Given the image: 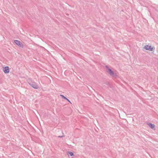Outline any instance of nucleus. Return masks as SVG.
Listing matches in <instances>:
<instances>
[{
	"label": "nucleus",
	"instance_id": "obj_6",
	"mask_svg": "<svg viewBox=\"0 0 158 158\" xmlns=\"http://www.w3.org/2000/svg\"><path fill=\"white\" fill-rule=\"evenodd\" d=\"M60 96L61 97L65 99V100H66L67 101H68L71 104V102H70V101L66 97H64V96L63 95H60Z\"/></svg>",
	"mask_w": 158,
	"mask_h": 158
},
{
	"label": "nucleus",
	"instance_id": "obj_3",
	"mask_svg": "<svg viewBox=\"0 0 158 158\" xmlns=\"http://www.w3.org/2000/svg\"><path fill=\"white\" fill-rule=\"evenodd\" d=\"M14 42L19 47L23 48V45L22 43L19 41L15 40H14Z\"/></svg>",
	"mask_w": 158,
	"mask_h": 158
},
{
	"label": "nucleus",
	"instance_id": "obj_4",
	"mask_svg": "<svg viewBox=\"0 0 158 158\" xmlns=\"http://www.w3.org/2000/svg\"><path fill=\"white\" fill-rule=\"evenodd\" d=\"M4 73H8L10 72L9 68L8 66L5 67L3 70Z\"/></svg>",
	"mask_w": 158,
	"mask_h": 158
},
{
	"label": "nucleus",
	"instance_id": "obj_5",
	"mask_svg": "<svg viewBox=\"0 0 158 158\" xmlns=\"http://www.w3.org/2000/svg\"><path fill=\"white\" fill-rule=\"evenodd\" d=\"M148 125L152 129H153L155 127V125L151 123H148Z\"/></svg>",
	"mask_w": 158,
	"mask_h": 158
},
{
	"label": "nucleus",
	"instance_id": "obj_2",
	"mask_svg": "<svg viewBox=\"0 0 158 158\" xmlns=\"http://www.w3.org/2000/svg\"><path fill=\"white\" fill-rule=\"evenodd\" d=\"M106 68L108 70L107 72L111 76L114 77H115L117 76L116 74V73H114L113 71L111 69H110L107 66H106Z\"/></svg>",
	"mask_w": 158,
	"mask_h": 158
},
{
	"label": "nucleus",
	"instance_id": "obj_9",
	"mask_svg": "<svg viewBox=\"0 0 158 158\" xmlns=\"http://www.w3.org/2000/svg\"><path fill=\"white\" fill-rule=\"evenodd\" d=\"M153 48H152L151 46H150V49H149V50H150L151 51H153Z\"/></svg>",
	"mask_w": 158,
	"mask_h": 158
},
{
	"label": "nucleus",
	"instance_id": "obj_1",
	"mask_svg": "<svg viewBox=\"0 0 158 158\" xmlns=\"http://www.w3.org/2000/svg\"><path fill=\"white\" fill-rule=\"evenodd\" d=\"M27 82L29 85L34 89H38L39 88L38 85L34 81L31 80V79H28L27 80Z\"/></svg>",
	"mask_w": 158,
	"mask_h": 158
},
{
	"label": "nucleus",
	"instance_id": "obj_10",
	"mask_svg": "<svg viewBox=\"0 0 158 158\" xmlns=\"http://www.w3.org/2000/svg\"><path fill=\"white\" fill-rule=\"evenodd\" d=\"M58 137H62V136H59Z\"/></svg>",
	"mask_w": 158,
	"mask_h": 158
},
{
	"label": "nucleus",
	"instance_id": "obj_7",
	"mask_svg": "<svg viewBox=\"0 0 158 158\" xmlns=\"http://www.w3.org/2000/svg\"><path fill=\"white\" fill-rule=\"evenodd\" d=\"M150 46H149L148 45H147L144 47V48L146 50H149V49H150Z\"/></svg>",
	"mask_w": 158,
	"mask_h": 158
},
{
	"label": "nucleus",
	"instance_id": "obj_8",
	"mask_svg": "<svg viewBox=\"0 0 158 158\" xmlns=\"http://www.w3.org/2000/svg\"><path fill=\"white\" fill-rule=\"evenodd\" d=\"M68 154L71 156H72L73 155V153L71 152H69Z\"/></svg>",
	"mask_w": 158,
	"mask_h": 158
}]
</instances>
